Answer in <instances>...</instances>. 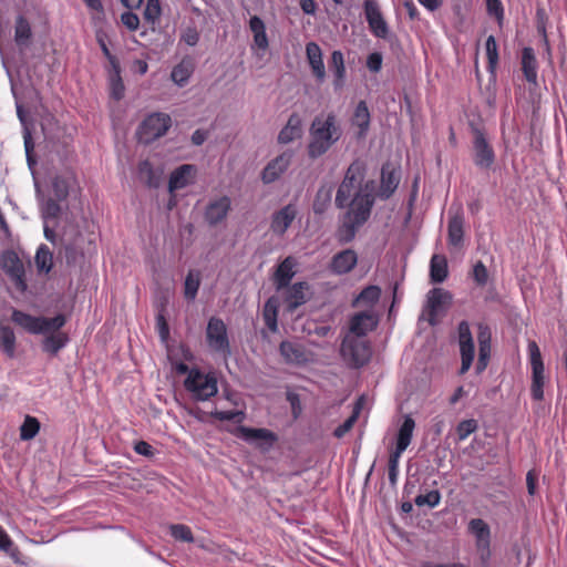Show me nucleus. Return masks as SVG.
I'll return each instance as SVG.
<instances>
[{
	"instance_id": "c9c22d12",
	"label": "nucleus",
	"mask_w": 567,
	"mask_h": 567,
	"mask_svg": "<svg viewBox=\"0 0 567 567\" xmlns=\"http://www.w3.org/2000/svg\"><path fill=\"white\" fill-rule=\"evenodd\" d=\"M0 349L9 357L16 355V336L9 326L0 323Z\"/></svg>"
},
{
	"instance_id": "6e6552de",
	"label": "nucleus",
	"mask_w": 567,
	"mask_h": 567,
	"mask_svg": "<svg viewBox=\"0 0 567 567\" xmlns=\"http://www.w3.org/2000/svg\"><path fill=\"white\" fill-rule=\"evenodd\" d=\"M185 388L197 400H207L217 393V382L214 377L192 370L185 380Z\"/></svg>"
},
{
	"instance_id": "ea45409f",
	"label": "nucleus",
	"mask_w": 567,
	"mask_h": 567,
	"mask_svg": "<svg viewBox=\"0 0 567 567\" xmlns=\"http://www.w3.org/2000/svg\"><path fill=\"white\" fill-rule=\"evenodd\" d=\"M200 286V274L198 271L189 270L184 282V296L188 300L196 298L197 291Z\"/></svg>"
},
{
	"instance_id": "20e7f679",
	"label": "nucleus",
	"mask_w": 567,
	"mask_h": 567,
	"mask_svg": "<svg viewBox=\"0 0 567 567\" xmlns=\"http://www.w3.org/2000/svg\"><path fill=\"white\" fill-rule=\"evenodd\" d=\"M11 320L28 332L39 334L47 333L50 330L61 329L66 322V317L64 315H58L54 318L33 317L14 309L11 315Z\"/></svg>"
},
{
	"instance_id": "680f3d73",
	"label": "nucleus",
	"mask_w": 567,
	"mask_h": 567,
	"mask_svg": "<svg viewBox=\"0 0 567 567\" xmlns=\"http://www.w3.org/2000/svg\"><path fill=\"white\" fill-rule=\"evenodd\" d=\"M183 41L190 47H194L199 41V33L196 28H187L182 34Z\"/></svg>"
},
{
	"instance_id": "7ed1b4c3",
	"label": "nucleus",
	"mask_w": 567,
	"mask_h": 567,
	"mask_svg": "<svg viewBox=\"0 0 567 567\" xmlns=\"http://www.w3.org/2000/svg\"><path fill=\"white\" fill-rule=\"evenodd\" d=\"M370 214V199H368L367 195L359 196L354 200L353 208L346 213L344 220L337 230L338 241L341 244L350 243L355 237L358 228L369 219Z\"/></svg>"
},
{
	"instance_id": "c756f323",
	"label": "nucleus",
	"mask_w": 567,
	"mask_h": 567,
	"mask_svg": "<svg viewBox=\"0 0 567 567\" xmlns=\"http://www.w3.org/2000/svg\"><path fill=\"white\" fill-rule=\"evenodd\" d=\"M194 171V166L189 164H185L176 168L169 177L168 189L173 193L176 189H181L189 184V177L192 172Z\"/></svg>"
},
{
	"instance_id": "a211bd4d",
	"label": "nucleus",
	"mask_w": 567,
	"mask_h": 567,
	"mask_svg": "<svg viewBox=\"0 0 567 567\" xmlns=\"http://www.w3.org/2000/svg\"><path fill=\"white\" fill-rule=\"evenodd\" d=\"M280 354L284 360L289 364H305L310 361V352L297 342L282 341L279 346Z\"/></svg>"
},
{
	"instance_id": "bf43d9fd",
	"label": "nucleus",
	"mask_w": 567,
	"mask_h": 567,
	"mask_svg": "<svg viewBox=\"0 0 567 567\" xmlns=\"http://www.w3.org/2000/svg\"><path fill=\"white\" fill-rule=\"evenodd\" d=\"M115 70V75L112 78V96L115 100H121L124 95V84L120 78V66Z\"/></svg>"
},
{
	"instance_id": "f8f14e48",
	"label": "nucleus",
	"mask_w": 567,
	"mask_h": 567,
	"mask_svg": "<svg viewBox=\"0 0 567 567\" xmlns=\"http://www.w3.org/2000/svg\"><path fill=\"white\" fill-rule=\"evenodd\" d=\"M471 533L475 536L476 549L480 559L486 564L491 558V529L489 526L481 518L471 519L468 523Z\"/></svg>"
},
{
	"instance_id": "774afa93",
	"label": "nucleus",
	"mask_w": 567,
	"mask_h": 567,
	"mask_svg": "<svg viewBox=\"0 0 567 567\" xmlns=\"http://www.w3.org/2000/svg\"><path fill=\"white\" fill-rule=\"evenodd\" d=\"M157 326H158L161 338L163 340H166L169 334V329H168V324H167L163 313L157 315Z\"/></svg>"
},
{
	"instance_id": "603ef678",
	"label": "nucleus",
	"mask_w": 567,
	"mask_h": 567,
	"mask_svg": "<svg viewBox=\"0 0 567 567\" xmlns=\"http://www.w3.org/2000/svg\"><path fill=\"white\" fill-rule=\"evenodd\" d=\"M190 73L192 72L187 65L179 63L173 69L171 76L176 84L183 85L189 79Z\"/></svg>"
},
{
	"instance_id": "aec40b11",
	"label": "nucleus",
	"mask_w": 567,
	"mask_h": 567,
	"mask_svg": "<svg viewBox=\"0 0 567 567\" xmlns=\"http://www.w3.org/2000/svg\"><path fill=\"white\" fill-rule=\"evenodd\" d=\"M358 262V255L352 249H344L336 254L330 261V270L337 275L350 272Z\"/></svg>"
},
{
	"instance_id": "1a4fd4ad",
	"label": "nucleus",
	"mask_w": 567,
	"mask_h": 567,
	"mask_svg": "<svg viewBox=\"0 0 567 567\" xmlns=\"http://www.w3.org/2000/svg\"><path fill=\"white\" fill-rule=\"evenodd\" d=\"M528 351L533 370L530 392L534 400L540 401L544 399V362L540 350L535 341H529Z\"/></svg>"
},
{
	"instance_id": "de8ad7c7",
	"label": "nucleus",
	"mask_w": 567,
	"mask_h": 567,
	"mask_svg": "<svg viewBox=\"0 0 567 567\" xmlns=\"http://www.w3.org/2000/svg\"><path fill=\"white\" fill-rule=\"evenodd\" d=\"M52 188H53L54 197L58 200H65L68 198L69 188H70L68 178L62 177V176H55L52 179Z\"/></svg>"
},
{
	"instance_id": "39448f33",
	"label": "nucleus",
	"mask_w": 567,
	"mask_h": 567,
	"mask_svg": "<svg viewBox=\"0 0 567 567\" xmlns=\"http://www.w3.org/2000/svg\"><path fill=\"white\" fill-rule=\"evenodd\" d=\"M340 353L349 367L358 369L370 361L371 348L367 340L347 334L341 343Z\"/></svg>"
},
{
	"instance_id": "c85d7f7f",
	"label": "nucleus",
	"mask_w": 567,
	"mask_h": 567,
	"mask_svg": "<svg viewBox=\"0 0 567 567\" xmlns=\"http://www.w3.org/2000/svg\"><path fill=\"white\" fill-rule=\"evenodd\" d=\"M295 260L287 257L277 268L275 272V284L278 290L287 287L295 275Z\"/></svg>"
},
{
	"instance_id": "a18cd8bd",
	"label": "nucleus",
	"mask_w": 567,
	"mask_h": 567,
	"mask_svg": "<svg viewBox=\"0 0 567 567\" xmlns=\"http://www.w3.org/2000/svg\"><path fill=\"white\" fill-rule=\"evenodd\" d=\"M59 200L54 198H47L41 207L42 217L44 219H54L61 215L62 208Z\"/></svg>"
},
{
	"instance_id": "2f4dec72",
	"label": "nucleus",
	"mask_w": 567,
	"mask_h": 567,
	"mask_svg": "<svg viewBox=\"0 0 567 567\" xmlns=\"http://www.w3.org/2000/svg\"><path fill=\"white\" fill-rule=\"evenodd\" d=\"M332 189L333 187L330 184H324L319 187L312 204L315 214L321 215L328 209L331 203Z\"/></svg>"
},
{
	"instance_id": "f3484780",
	"label": "nucleus",
	"mask_w": 567,
	"mask_h": 567,
	"mask_svg": "<svg viewBox=\"0 0 567 567\" xmlns=\"http://www.w3.org/2000/svg\"><path fill=\"white\" fill-rule=\"evenodd\" d=\"M491 330L488 326L478 323L477 326V341H478V360L475 367L476 373H482L488 363L491 355Z\"/></svg>"
},
{
	"instance_id": "f257e3e1",
	"label": "nucleus",
	"mask_w": 567,
	"mask_h": 567,
	"mask_svg": "<svg viewBox=\"0 0 567 567\" xmlns=\"http://www.w3.org/2000/svg\"><path fill=\"white\" fill-rule=\"evenodd\" d=\"M363 176L364 164L360 161L352 162L337 190L334 203L338 208L349 207V209H352L354 200L362 195H367L371 202V208L373 207L374 182L368 181L363 184Z\"/></svg>"
},
{
	"instance_id": "473e14b6",
	"label": "nucleus",
	"mask_w": 567,
	"mask_h": 567,
	"mask_svg": "<svg viewBox=\"0 0 567 567\" xmlns=\"http://www.w3.org/2000/svg\"><path fill=\"white\" fill-rule=\"evenodd\" d=\"M414 427H415L414 420L410 415L405 416L404 421L398 432L396 446H395L396 449H399L401 451L406 450V447L411 443Z\"/></svg>"
},
{
	"instance_id": "37998d69",
	"label": "nucleus",
	"mask_w": 567,
	"mask_h": 567,
	"mask_svg": "<svg viewBox=\"0 0 567 567\" xmlns=\"http://www.w3.org/2000/svg\"><path fill=\"white\" fill-rule=\"evenodd\" d=\"M40 430V422L32 416H27L20 427V437L23 441L32 440Z\"/></svg>"
},
{
	"instance_id": "338daca9",
	"label": "nucleus",
	"mask_w": 567,
	"mask_h": 567,
	"mask_svg": "<svg viewBox=\"0 0 567 567\" xmlns=\"http://www.w3.org/2000/svg\"><path fill=\"white\" fill-rule=\"evenodd\" d=\"M249 28L254 34L266 31L264 21L257 16L250 18Z\"/></svg>"
},
{
	"instance_id": "864d4df0",
	"label": "nucleus",
	"mask_w": 567,
	"mask_h": 567,
	"mask_svg": "<svg viewBox=\"0 0 567 567\" xmlns=\"http://www.w3.org/2000/svg\"><path fill=\"white\" fill-rule=\"evenodd\" d=\"M486 54L488 59V66L491 70H494L498 61V53L496 40L493 35H489L486 40Z\"/></svg>"
},
{
	"instance_id": "9d476101",
	"label": "nucleus",
	"mask_w": 567,
	"mask_h": 567,
	"mask_svg": "<svg viewBox=\"0 0 567 567\" xmlns=\"http://www.w3.org/2000/svg\"><path fill=\"white\" fill-rule=\"evenodd\" d=\"M206 339L209 347L225 355L230 353V344L227 336V328L224 321L212 317L206 329Z\"/></svg>"
},
{
	"instance_id": "69168bd1",
	"label": "nucleus",
	"mask_w": 567,
	"mask_h": 567,
	"mask_svg": "<svg viewBox=\"0 0 567 567\" xmlns=\"http://www.w3.org/2000/svg\"><path fill=\"white\" fill-rule=\"evenodd\" d=\"M243 415L241 412L234 411H216L214 416L221 421H235Z\"/></svg>"
},
{
	"instance_id": "49530a36",
	"label": "nucleus",
	"mask_w": 567,
	"mask_h": 567,
	"mask_svg": "<svg viewBox=\"0 0 567 567\" xmlns=\"http://www.w3.org/2000/svg\"><path fill=\"white\" fill-rule=\"evenodd\" d=\"M361 400L362 399H360L357 402V404H355V406L353 409L352 414L341 425H339L334 430V432H333L334 436L342 437L347 432H349L352 429V426L355 423V421L358 420V416H359V413H360Z\"/></svg>"
},
{
	"instance_id": "5fc2aeb1",
	"label": "nucleus",
	"mask_w": 567,
	"mask_h": 567,
	"mask_svg": "<svg viewBox=\"0 0 567 567\" xmlns=\"http://www.w3.org/2000/svg\"><path fill=\"white\" fill-rule=\"evenodd\" d=\"M440 498H441V495H440L439 491H431L427 494L417 495L414 499V503L417 506L427 505L429 507H434L439 504Z\"/></svg>"
},
{
	"instance_id": "393cba45",
	"label": "nucleus",
	"mask_w": 567,
	"mask_h": 567,
	"mask_svg": "<svg viewBox=\"0 0 567 567\" xmlns=\"http://www.w3.org/2000/svg\"><path fill=\"white\" fill-rule=\"evenodd\" d=\"M306 54L313 75L317 78L319 82H323L326 79V70L322 60V51L320 47L315 42L307 43Z\"/></svg>"
},
{
	"instance_id": "f704fd0d",
	"label": "nucleus",
	"mask_w": 567,
	"mask_h": 567,
	"mask_svg": "<svg viewBox=\"0 0 567 567\" xmlns=\"http://www.w3.org/2000/svg\"><path fill=\"white\" fill-rule=\"evenodd\" d=\"M430 277L433 282H442L447 277V260L443 255H433L430 266Z\"/></svg>"
},
{
	"instance_id": "052dcab7",
	"label": "nucleus",
	"mask_w": 567,
	"mask_h": 567,
	"mask_svg": "<svg viewBox=\"0 0 567 567\" xmlns=\"http://www.w3.org/2000/svg\"><path fill=\"white\" fill-rule=\"evenodd\" d=\"M121 21L130 31H135L138 29L140 19L137 17V14H135L131 11L124 12L121 16Z\"/></svg>"
},
{
	"instance_id": "4d7b16f0",
	"label": "nucleus",
	"mask_w": 567,
	"mask_h": 567,
	"mask_svg": "<svg viewBox=\"0 0 567 567\" xmlns=\"http://www.w3.org/2000/svg\"><path fill=\"white\" fill-rule=\"evenodd\" d=\"M486 9L489 16H494L501 24L504 18V10L501 0H486Z\"/></svg>"
},
{
	"instance_id": "ddd939ff",
	"label": "nucleus",
	"mask_w": 567,
	"mask_h": 567,
	"mask_svg": "<svg viewBox=\"0 0 567 567\" xmlns=\"http://www.w3.org/2000/svg\"><path fill=\"white\" fill-rule=\"evenodd\" d=\"M458 343L462 359L460 373L464 374L468 371L474 360V341L466 321H461L458 324Z\"/></svg>"
},
{
	"instance_id": "cd10ccee",
	"label": "nucleus",
	"mask_w": 567,
	"mask_h": 567,
	"mask_svg": "<svg viewBox=\"0 0 567 567\" xmlns=\"http://www.w3.org/2000/svg\"><path fill=\"white\" fill-rule=\"evenodd\" d=\"M42 341V349L44 352L55 355L69 341V336L65 332L58 330H50L45 333Z\"/></svg>"
},
{
	"instance_id": "7c9ffc66",
	"label": "nucleus",
	"mask_w": 567,
	"mask_h": 567,
	"mask_svg": "<svg viewBox=\"0 0 567 567\" xmlns=\"http://www.w3.org/2000/svg\"><path fill=\"white\" fill-rule=\"evenodd\" d=\"M138 178L148 187H158L162 172L154 169L148 161H143L138 165Z\"/></svg>"
},
{
	"instance_id": "b1692460",
	"label": "nucleus",
	"mask_w": 567,
	"mask_h": 567,
	"mask_svg": "<svg viewBox=\"0 0 567 567\" xmlns=\"http://www.w3.org/2000/svg\"><path fill=\"white\" fill-rule=\"evenodd\" d=\"M309 298V286L306 282L295 284L288 289L285 298L287 310L293 312L298 307L306 303Z\"/></svg>"
},
{
	"instance_id": "4468645a",
	"label": "nucleus",
	"mask_w": 567,
	"mask_h": 567,
	"mask_svg": "<svg viewBox=\"0 0 567 567\" xmlns=\"http://www.w3.org/2000/svg\"><path fill=\"white\" fill-rule=\"evenodd\" d=\"M364 13L372 33L381 39H386L389 35L388 23L382 17V13L373 0L364 2Z\"/></svg>"
},
{
	"instance_id": "9b49d317",
	"label": "nucleus",
	"mask_w": 567,
	"mask_h": 567,
	"mask_svg": "<svg viewBox=\"0 0 567 567\" xmlns=\"http://www.w3.org/2000/svg\"><path fill=\"white\" fill-rule=\"evenodd\" d=\"M1 266L3 271L11 278L14 287L24 292L28 288L24 278V266L13 250H7L1 256Z\"/></svg>"
},
{
	"instance_id": "c03bdc74",
	"label": "nucleus",
	"mask_w": 567,
	"mask_h": 567,
	"mask_svg": "<svg viewBox=\"0 0 567 567\" xmlns=\"http://www.w3.org/2000/svg\"><path fill=\"white\" fill-rule=\"evenodd\" d=\"M240 432L243 433V436L246 440L251 441H275V435L272 432L266 430V429H249V427H240Z\"/></svg>"
},
{
	"instance_id": "6e6d98bb",
	"label": "nucleus",
	"mask_w": 567,
	"mask_h": 567,
	"mask_svg": "<svg viewBox=\"0 0 567 567\" xmlns=\"http://www.w3.org/2000/svg\"><path fill=\"white\" fill-rule=\"evenodd\" d=\"M477 430V422L473 419L464 420L458 423L456 427V433L458 440H465L470 434Z\"/></svg>"
},
{
	"instance_id": "5701e85b",
	"label": "nucleus",
	"mask_w": 567,
	"mask_h": 567,
	"mask_svg": "<svg viewBox=\"0 0 567 567\" xmlns=\"http://www.w3.org/2000/svg\"><path fill=\"white\" fill-rule=\"evenodd\" d=\"M400 183V174L390 163H385L381 171V185L379 196L388 199L396 189Z\"/></svg>"
},
{
	"instance_id": "e2e57ef3",
	"label": "nucleus",
	"mask_w": 567,
	"mask_h": 567,
	"mask_svg": "<svg viewBox=\"0 0 567 567\" xmlns=\"http://www.w3.org/2000/svg\"><path fill=\"white\" fill-rule=\"evenodd\" d=\"M382 65V55L378 52L371 53L367 60V66L372 72H379Z\"/></svg>"
},
{
	"instance_id": "412c9836",
	"label": "nucleus",
	"mask_w": 567,
	"mask_h": 567,
	"mask_svg": "<svg viewBox=\"0 0 567 567\" xmlns=\"http://www.w3.org/2000/svg\"><path fill=\"white\" fill-rule=\"evenodd\" d=\"M230 210V199L223 196L216 200L210 202L205 210V219L210 226H216L224 220Z\"/></svg>"
},
{
	"instance_id": "3c124183",
	"label": "nucleus",
	"mask_w": 567,
	"mask_h": 567,
	"mask_svg": "<svg viewBox=\"0 0 567 567\" xmlns=\"http://www.w3.org/2000/svg\"><path fill=\"white\" fill-rule=\"evenodd\" d=\"M172 536L178 540L193 543L194 537L190 528L183 524H176L171 526Z\"/></svg>"
},
{
	"instance_id": "a878e982",
	"label": "nucleus",
	"mask_w": 567,
	"mask_h": 567,
	"mask_svg": "<svg viewBox=\"0 0 567 567\" xmlns=\"http://www.w3.org/2000/svg\"><path fill=\"white\" fill-rule=\"evenodd\" d=\"M296 208L292 205H287L277 212L271 221V230L276 234L284 235L296 218Z\"/></svg>"
},
{
	"instance_id": "58836bf2",
	"label": "nucleus",
	"mask_w": 567,
	"mask_h": 567,
	"mask_svg": "<svg viewBox=\"0 0 567 567\" xmlns=\"http://www.w3.org/2000/svg\"><path fill=\"white\" fill-rule=\"evenodd\" d=\"M329 69L334 73L336 75V82L334 85L337 87L342 86L346 68H344V60L343 54L340 51H333L329 61Z\"/></svg>"
},
{
	"instance_id": "4be33fe9",
	"label": "nucleus",
	"mask_w": 567,
	"mask_h": 567,
	"mask_svg": "<svg viewBox=\"0 0 567 567\" xmlns=\"http://www.w3.org/2000/svg\"><path fill=\"white\" fill-rule=\"evenodd\" d=\"M291 161V154L284 153L269 162L261 173V179L265 184H270L278 179L287 169Z\"/></svg>"
},
{
	"instance_id": "6ab92c4d",
	"label": "nucleus",
	"mask_w": 567,
	"mask_h": 567,
	"mask_svg": "<svg viewBox=\"0 0 567 567\" xmlns=\"http://www.w3.org/2000/svg\"><path fill=\"white\" fill-rule=\"evenodd\" d=\"M464 215L461 208H458L449 218L447 224V240L449 244L455 248H462L464 243Z\"/></svg>"
},
{
	"instance_id": "a19ab883",
	"label": "nucleus",
	"mask_w": 567,
	"mask_h": 567,
	"mask_svg": "<svg viewBox=\"0 0 567 567\" xmlns=\"http://www.w3.org/2000/svg\"><path fill=\"white\" fill-rule=\"evenodd\" d=\"M277 303L276 301L270 298L266 301L264 305L262 316L266 326L272 331L276 332L278 330V323H277Z\"/></svg>"
},
{
	"instance_id": "09e8293b",
	"label": "nucleus",
	"mask_w": 567,
	"mask_h": 567,
	"mask_svg": "<svg viewBox=\"0 0 567 567\" xmlns=\"http://www.w3.org/2000/svg\"><path fill=\"white\" fill-rule=\"evenodd\" d=\"M370 114L365 102L361 101L355 107L353 122L358 125L362 131L367 130L369 126Z\"/></svg>"
},
{
	"instance_id": "0e129e2a",
	"label": "nucleus",
	"mask_w": 567,
	"mask_h": 567,
	"mask_svg": "<svg viewBox=\"0 0 567 567\" xmlns=\"http://www.w3.org/2000/svg\"><path fill=\"white\" fill-rule=\"evenodd\" d=\"M134 450H135L136 453H138L141 455H144V456H147V457H152L154 455V451H153L152 445L148 444L145 441H138L135 444Z\"/></svg>"
},
{
	"instance_id": "0eeeda50",
	"label": "nucleus",
	"mask_w": 567,
	"mask_h": 567,
	"mask_svg": "<svg viewBox=\"0 0 567 567\" xmlns=\"http://www.w3.org/2000/svg\"><path fill=\"white\" fill-rule=\"evenodd\" d=\"M452 303V295L442 289L433 288L426 296V305L423 310V316H426V320L431 326L437 323V317L446 312Z\"/></svg>"
},
{
	"instance_id": "2eb2a0df",
	"label": "nucleus",
	"mask_w": 567,
	"mask_h": 567,
	"mask_svg": "<svg viewBox=\"0 0 567 567\" xmlns=\"http://www.w3.org/2000/svg\"><path fill=\"white\" fill-rule=\"evenodd\" d=\"M495 161L493 148L487 143L481 131L475 132L474 138V163L483 169L489 168Z\"/></svg>"
},
{
	"instance_id": "8fccbe9b",
	"label": "nucleus",
	"mask_w": 567,
	"mask_h": 567,
	"mask_svg": "<svg viewBox=\"0 0 567 567\" xmlns=\"http://www.w3.org/2000/svg\"><path fill=\"white\" fill-rule=\"evenodd\" d=\"M161 13H162V8H161L159 0H147L146 7L144 10V19L147 22L155 24L158 21Z\"/></svg>"
},
{
	"instance_id": "79ce46f5",
	"label": "nucleus",
	"mask_w": 567,
	"mask_h": 567,
	"mask_svg": "<svg viewBox=\"0 0 567 567\" xmlns=\"http://www.w3.org/2000/svg\"><path fill=\"white\" fill-rule=\"evenodd\" d=\"M35 265L40 271L49 272L53 266V256L50 249L42 245L35 255Z\"/></svg>"
},
{
	"instance_id": "4c0bfd02",
	"label": "nucleus",
	"mask_w": 567,
	"mask_h": 567,
	"mask_svg": "<svg viewBox=\"0 0 567 567\" xmlns=\"http://www.w3.org/2000/svg\"><path fill=\"white\" fill-rule=\"evenodd\" d=\"M381 296V289L378 286H369L364 288L360 295L355 298L353 306H367L372 307L377 303Z\"/></svg>"
},
{
	"instance_id": "e433bc0d",
	"label": "nucleus",
	"mask_w": 567,
	"mask_h": 567,
	"mask_svg": "<svg viewBox=\"0 0 567 567\" xmlns=\"http://www.w3.org/2000/svg\"><path fill=\"white\" fill-rule=\"evenodd\" d=\"M32 31L30 23L23 16H19L16 21L14 40L19 47H28Z\"/></svg>"
},
{
	"instance_id": "72a5a7b5",
	"label": "nucleus",
	"mask_w": 567,
	"mask_h": 567,
	"mask_svg": "<svg viewBox=\"0 0 567 567\" xmlns=\"http://www.w3.org/2000/svg\"><path fill=\"white\" fill-rule=\"evenodd\" d=\"M522 70L529 83L536 84V59L533 49L525 48L522 54Z\"/></svg>"
},
{
	"instance_id": "13d9d810",
	"label": "nucleus",
	"mask_w": 567,
	"mask_h": 567,
	"mask_svg": "<svg viewBox=\"0 0 567 567\" xmlns=\"http://www.w3.org/2000/svg\"><path fill=\"white\" fill-rule=\"evenodd\" d=\"M473 277L477 285L485 286L488 280V272L482 261H477L473 269Z\"/></svg>"
},
{
	"instance_id": "bb28decb",
	"label": "nucleus",
	"mask_w": 567,
	"mask_h": 567,
	"mask_svg": "<svg viewBox=\"0 0 567 567\" xmlns=\"http://www.w3.org/2000/svg\"><path fill=\"white\" fill-rule=\"evenodd\" d=\"M302 122L298 114L293 113L289 116L287 124L278 134V142L280 144H288L292 141L300 138L302 134Z\"/></svg>"
},
{
	"instance_id": "423d86ee",
	"label": "nucleus",
	"mask_w": 567,
	"mask_h": 567,
	"mask_svg": "<svg viewBox=\"0 0 567 567\" xmlns=\"http://www.w3.org/2000/svg\"><path fill=\"white\" fill-rule=\"evenodd\" d=\"M172 125L168 114L154 113L147 116L137 131L138 141L143 144H150L164 136Z\"/></svg>"
},
{
	"instance_id": "f03ea898",
	"label": "nucleus",
	"mask_w": 567,
	"mask_h": 567,
	"mask_svg": "<svg viewBox=\"0 0 567 567\" xmlns=\"http://www.w3.org/2000/svg\"><path fill=\"white\" fill-rule=\"evenodd\" d=\"M341 134L342 131L333 113H329L326 116H316L309 128L310 142L307 146L308 156L311 159L322 156L340 140Z\"/></svg>"
},
{
	"instance_id": "dca6fc26",
	"label": "nucleus",
	"mask_w": 567,
	"mask_h": 567,
	"mask_svg": "<svg viewBox=\"0 0 567 567\" xmlns=\"http://www.w3.org/2000/svg\"><path fill=\"white\" fill-rule=\"evenodd\" d=\"M377 324L378 317L373 310L358 312L350 320L349 334L361 338L373 330Z\"/></svg>"
}]
</instances>
